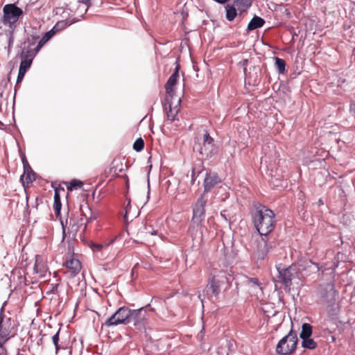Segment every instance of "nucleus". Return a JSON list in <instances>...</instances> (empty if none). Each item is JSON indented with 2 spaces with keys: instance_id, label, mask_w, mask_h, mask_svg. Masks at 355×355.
<instances>
[{
  "instance_id": "obj_1",
  "label": "nucleus",
  "mask_w": 355,
  "mask_h": 355,
  "mask_svg": "<svg viewBox=\"0 0 355 355\" xmlns=\"http://www.w3.org/2000/svg\"><path fill=\"white\" fill-rule=\"evenodd\" d=\"M252 219L256 230L261 236H267L275 230V215L273 211L264 205H259L256 207Z\"/></svg>"
},
{
  "instance_id": "obj_2",
  "label": "nucleus",
  "mask_w": 355,
  "mask_h": 355,
  "mask_svg": "<svg viewBox=\"0 0 355 355\" xmlns=\"http://www.w3.org/2000/svg\"><path fill=\"white\" fill-rule=\"evenodd\" d=\"M297 341L296 333L291 330L279 341L276 346V352L281 355L291 354L296 349Z\"/></svg>"
},
{
  "instance_id": "obj_3",
  "label": "nucleus",
  "mask_w": 355,
  "mask_h": 355,
  "mask_svg": "<svg viewBox=\"0 0 355 355\" xmlns=\"http://www.w3.org/2000/svg\"><path fill=\"white\" fill-rule=\"evenodd\" d=\"M228 282L227 273L222 270L214 268L210 273L207 288H209L213 295L217 296L220 292V287Z\"/></svg>"
},
{
  "instance_id": "obj_4",
  "label": "nucleus",
  "mask_w": 355,
  "mask_h": 355,
  "mask_svg": "<svg viewBox=\"0 0 355 355\" xmlns=\"http://www.w3.org/2000/svg\"><path fill=\"white\" fill-rule=\"evenodd\" d=\"M208 202L207 194L202 193L193 205V216L191 222L200 225L205 220V207Z\"/></svg>"
},
{
  "instance_id": "obj_5",
  "label": "nucleus",
  "mask_w": 355,
  "mask_h": 355,
  "mask_svg": "<svg viewBox=\"0 0 355 355\" xmlns=\"http://www.w3.org/2000/svg\"><path fill=\"white\" fill-rule=\"evenodd\" d=\"M214 144L213 138L206 132L203 135L202 140L198 137L195 138L193 150L198 151L202 156L209 157L212 155Z\"/></svg>"
},
{
  "instance_id": "obj_6",
  "label": "nucleus",
  "mask_w": 355,
  "mask_h": 355,
  "mask_svg": "<svg viewBox=\"0 0 355 355\" xmlns=\"http://www.w3.org/2000/svg\"><path fill=\"white\" fill-rule=\"evenodd\" d=\"M132 310L127 306L119 308L110 318L105 322L107 327L116 326L119 324H127L131 322Z\"/></svg>"
},
{
  "instance_id": "obj_7",
  "label": "nucleus",
  "mask_w": 355,
  "mask_h": 355,
  "mask_svg": "<svg viewBox=\"0 0 355 355\" xmlns=\"http://www.w3.org/2000/svg\"><path fill=\"white\" fill-rule=\"evenodd\" d=\"M279 274L281 282L287 288H290L293 282L297 284L300 282L301 272L295 266L279 270Z\"/></svg>"
},
{
  "instance_id": "obj_8",
  "label": "nucleus",
  "mask_w": 355,
  "mask_h": 355,
  "mask_svg": "<svg viewBox=\"0 0 355 355\" xmlns=\"http://www.w3.org/2000/svg\"><path fill=\"white\" fill-rule=\"evenodd\" d=\"M337 292L332 282L320 284L317 290V297L322 303H333L336 300Z\"/></svg>"
},
{
  "instance_id": "obj_9",
  "label": "nucleus",
  "mask_w": 355,
  "mask_h": 355,
  "mask_svg": "<svg viewBox=\"0 0 355 355\" xmlns=\"http://www.w3.org/2000/svg\"><path fill=\"white\" fill-rule=\"evenodd\" d=\"M15 335V328L10 318L4 319L3 308L0 312V344L5 343Z\"/></svg>"
},
{
  "instance_id": "obj_10",
  "label": "nucleus",
  "mask_w": 355,
  "mask_h": 355,
  "mask_svg": "<svg viewBox=\"0 0 355 355\" xmlns=\"http://www.w3.org/2000/svg\"><path fill=\"white\" fill-rule=\"evenodd\" d=\"M3 22L10 25L16 23L22 15L23 11L15 4H7L3 7Z\"/></svg>"
},
{
  "instance_id": "obj_11",
  "label": "nucleus",
  "mask_w": 355,
  "mask_h": 355,
  "mask_svg": "<svg viewBox=\"0 0 355 355\" xmlns=\"http://www.w3.org/2000/svg\"><path fill=\"white\" fill-rule=\"evenodd\" d=\"M148 314L144 308L132 310L131 322L137 329H144L148 324Z\"/></svg>"
},
{
  "instance_id": "obj_12",
  "label": "nucleus",
  "mask_w": 355,
  "mask_h": 355,
  "mask_svg": "<svg viewBox=\"0 0 355 355\" xmlns=\"http://www.w3.org/2000/svg\"><path fill=\"white\" fill-rule=\"evenodd\" d=\"M79 221L76 216L70 217L69 220L66 219L65 223L61 220L63 237L68 236L73 239L80 230Z\"/></svg>"
},
{
  "instance_id": "obj_13",
  "label": "nucleus",
  "mask_w": 355,
  "mask_h": 355,
  "mask_svg": "<svg viewBox=\"0 0 355 355\" xmlns=\"http://www.w3.org/2000/svg\"><path fill=\"white\" fill-rule=\"evenodd\" d=\"M180 69V66L179 64L176 63V67L175 71L171 74V76L168 78L166 83L165 85L166 89V96L165 101L168 102L170 98H173L175 95V86L177 84L178 79L179 78V71Z\"/></svg>"
},
{
  "instance_id": "obj_14",
  "label": "nucleus",
  "mask_w": 355,
  "mask_h": 355,
  "mask_svg": "<svg viewBox=\"0 0 355 355\" xmlns=\"http://www.w3.org/2000/svg\"><path fill=\"white\" fill-rule=\"evenodd\" d=\"M164 108L166 111V116H167V121H170L171 123L178 121V119L177 117L178 114L180 111V98H178L175 103V105H173V98H170L168 102H166L164 100Z\"/></svg>"
},
{
  "instance_id": "obj_15",
  "label": "nucleus",
  "mask_w": 355,
  "mask_h": 355,
  "mask_svg": "<svg viewBox=\"0 0 355 355\" xmlns=\"http://www.w3.org/2000/svg\"><path fill=\"white\" fill-rule=\"evenodd\" d=\"M272 248V243L268 242L262 237L261 240L257 242V248L254 250V254L258 259H263Z\"/></svg>"
},
{
  "instance_id": "obj_16",
  "label": "nucleus",
  "mask_w": 355,
  "mask_h": 355,
  "mask_svg": "<svg viewBox=\"0 0 355 355\" xmlns=\"http://www.w3.org/2000/svg\"><path fill=\"white\" fill-rule=\"evenodd\" d=\"M220 182V179L216 173H207L203 182V193L207 194V193L210 191L214 187Z\"/></svg>"
},
{
  "instance_id": "obj_17",
  "label": "nucleus",
  "mask_w": 355,
  "mask_h": 355,
  "mask_svg": "<svg viewBox=\"0 0 355 355\" xmlns=\"http://www.w3.org/2000/svg\"><path fill=\"white\" fill-rule=\"evenodd\" d=\"M64 265L69 270L68 272H70L71 277L78 275L82 268L80 261L73 257L66 260Z\"/></svg>"
},
{
  "instance_id": "obj_18",
  "label": "nucleus",
  "mask_w": 355,
  "mask_h": 355,
  "mask_svg": "<svg viewBox=\"0 0 355 355\" xmlns=\"http://www.w3.org/2000/svg\"><path fill=\"white\" fill-rule=\"evenodd\" d=\"M247 284L251 292L257 296V298L263 295V288L257 278H249Z\"/></svg>"
},
{
  "instance_id": "obj_19",
  "label": "nucleus",
  "mask_w": 355,
  "mask_h": 355,
  "mask_svg": "<svg viewBox=\"0 0 355 355\" xmlns=\"http://www.w3.org/2000/svg\"><path fill=\"white\" fill-rule=\"evenodd\" d=\"M123 164L119 159H114L111 164V166L109 168V174L112 177H118L122 175L121 173L123 172Z\"/></svg>"
},
{
  "instance_id": "obj_20",
  "label": "nucleus",
  "mask_w": 355,
  "mask_h": 355,
  "mask_svg": "<svg viewBox=\"0 0 355 355\" xmlns=\"http://www.w3.org/2000/svg\"><path fill=\"white\" fill-rule=\"evenodd\" d=\"M60 191H64V188L57 187L55 189L53 209L56 215V217H60V211L62 207V203L60 196Z\"/></svg>"
},
{
  "instance_id": "obj_21",
  "label": "nucleus",
  "mask_w": 355,
  "mask_h": 355,
  "mask_svg": "<svg viewBox=\"0 0 355 355\" xmlns=\"http://www.w3.org/2000/svg\"><path fill=\"white\" fill-rule=\"evenodd\" d=\"M132 207L130 204V200H129L127 205L125 207L124 220L126 223H128L129 220L132 221L133 218H137L139 214V211L136 209L132 211Z\"/></svg>"
},
{
  "instance_id": "obj_22",
  "label": "nucleus",
  "mask_w": 355,
  "mask_h": 355,
  "mask_svg": "<svg viewBox=\"0 0 355 355\" xmlns=\"http://www.w3.org/2000/svg\"><path fill=\"white\" fill-rule=\"evenodd\" d=\"M34 180H35L34 173L32 171V170L30 168V167L28 166V168H25L24 172L23 175L21 176V181L23 185L24 186H25V184L28 185L30 183H31Z\"/></svg>"
},
{
  "instance_id": "obj_23",
  "label": "nucleus",
  "mask_w": 355,
  "mask_h": 355,
  "mask_svg": "<svg viewBox=\"0 0 355 355\" xmlns=\"http://www.w3.org/2000/svg\"><path fill=\"white\" fill-rule=\"evenodd\" d=\"M265 24V21L260 17L254 16L248 25V31H253L258 28H261Z\"/></svg>"
},
{
  "instance_id": "obj_24",
  "label": "nucleus",
  "mask_w": 355,
  "mask_h": 355,
  "mask_svg": "<svg viewBox=\"0 0 355 355\" xmlns=\"http://www.w3.org/2000/svg\"><path fill=\"white\" fill-rule=\"evenodd\" d=\"M312 334V326L309 323H304L302 327V331L300 337L302 339L309 338Z\"/></svg>"
},
{
  "instance_id": "obj_25",
  "label": "nucleus",
  "mask_w": 355,
  "mask_h": 355,
  "mask_svg": "<svg viewBox=\"0 0 355 355\" xmlns=\"http://www.w3.org/2000/svg\"><path fill=\"white\" fill-rule=\"evenodd\" d=\"M252 0H236L234 6L241 10H245L252 6Z\"/></svg>"
},
{
  "instance_id": "obj_26",
  "label": "nucleus",
  "mask_w": 355,
  "mask_h": 355,
  "mask_svg": "<svg viewBox=\"0 0 355 355\" xmlns=\"http://www.w3.org/2000/svg\"><path fill=\"white\" fill-rule=\"evenodd\" d=\"M37 52L36 50L31 49H24L21 53V59L24 60H30V62H33V58Z\"/></svg>"
},
{
  "instance_id": "obj_27",
  "label": "nucleus",
  "mask_w": 355,
  "mask_h": 355,
  "mask_svg": "<svg viewBox=\"0 0 355 355\" xmlns=\"http://www.w3.org/2000/svg\"><path fill=\"white\" fill-rule=\"evenodd\" d=\"M236 16V6H230L227 5L226 6V19L232 21L234 19L235 17Z\"/></svg>"
},
{
  "instance_id": "obj_28",
  "label": "nucleus",
  "mask_w": 355,
  "mask_h": 355,
  "mask_svg": "<svg viewBox=\"0 0 355 355\" xmlns=\"http://www.w3.org/2000/svg\"><path fill=\"white\" fill-rule=\"evenodd\" d=\"M65 184L69 191H73V189L80 188L83 185V182L79 180L73 179L69 182H65Z\"/></svg>"
},
{
  "instance_id": "obj_29",
  "label": "nucleus",
  "mask_w": 355,
  "mask_h": 355,
  "mask_svg": "<svg viewBox=\"0 0 355 355\" xmlns=\"http://www.w3.org/2000/svg\"><path fill=\"white\" fill-rule=\"evenodd\" d=\"M302 346L304 348L314 349L317 347V343L309 337V338L302 339Z\"/></svg>"
},
{
  "instance_id": "obj_30",
  "label": "nucleus",
  "mask_w": 355,
  "mask_h": 355,
  "mask_svg": "<svg viewBox=\"0 0 355 355\" xmlns=\"http://www.w3.org/2000/svg\"><path fill=\"white\" fill-rule=\"evenodd\" d=\"M275 65L278 69L280 73H283L285 71L286 62L285 61L278 57H275Z\"/></svg>"
},
{
  "instance_id": "obj_31",
  "label": "nucleus",
  "mask_w": 355,
  "mask_h": 355,
  "mask_svg": "<svg viewBox=\"0 0 355 355\" xmlns=\"http://www.w3.org/2000/svg\"><path fill=\"white\" fill-rule=\"evenodd\" d=\"M73 22H74L73 21H70L69 19L60 21L53 27V30L55 29L56 31H59V30L63 29L65 27H67V26L72 24Z\"/></svg>"
},
{
  "instance_id": "obj_32",
  "label": "nucleus",
  "mask_w": 355,
  "mask_h": 355,
  "mask_svg": "<svg viewBox=\"0 0 355 355\" xmlns=\"http://www.w3.org/2000/svg\"><path fill=\"white\" fill-rule=\"evenodd\" d=\"M144 148V141L142 138L139 137L135 140L133 144V149L137 152L141 151Z\"/></svg>"
},
{
  "instance_id": "obj_33",
  "label": "nucleus",
  "mask_w": 355,
  "mask_h": 355,
  "mask_svg": "<svg viewBox=\"0 0 355 355\" xmlns=\"http://www.w3.org/2000/svg\"><path fill=\"white\" fill-rule=\"evenodd\" d=\"M60 329H59L58 331V332L54 334L53 336H52V342L55 346V354H57L58 351L61 349V347L59 344V341H60Z\"/></svg>"
},
{
  "instance_id": "obj_34",
  "label": "nucleus",
  "mask_w": 355,
  "mask_h": 355,
  "mask_svg": "<svg viewBox=\"0 0 355 355\" xmlns=\"http://www.w3.org/2000/svg\"><path fill=\"white\" fill-rule=\"evenodd\" d=\"M76 218L77 220H79V227L80 228L82 226L84 225V230L86 229L87 223L90 222L92 218H87V217L80 215V216H76Z\"/></svg>"
},
{
  "instance_id": "obj_35",
  "label": "nucleus",
  "mask_w": 355,
  "mask_h": 355,
  "mask_svg": "<svg viewBox=\"0 0 355 355\" xmlns=\"http://www.w3.org/2000/svg\"><path fill=\"white\" fill-rule=\"evenodd\" d=\"M32 64V62H30V60H21V62L20 63L19 69L26 72L27 70L31 67Z\"/></svg>"
},
{
  "instance_id": "obj_36",
  "label": "nucleus",
  "mask_w": 355,
  "mask_h": 355,
  "mask_svg": "<svg viewBox=\"0 0 355 355\" xmlns=\"http://www.w3.org/2000/svg\"><path fill=\"white\" fill-rule=\"evenodd\" d=\"M26 73V72L23 71L19 69V73H18L17 78V83H16L15 88L22 81V80H23Z\"/></svg>"
},
{
  "instance_id": "obj_37",
  "label": "nucleus",
  "mask_w": 355,
  "mask_h": 355,
  "mask_svg": "<svg viewBox=\"0 0 355 355\" xmlns=\"http://www.w3.org/2000/svg\"><path fill=\"white\" fill-rule=\"evenodd\" d=\"M47 42L46 40L44 37H42L40 40L39 41L37 46L35 48V50H36V52H38L40 49Z\"/></svg>"
},
{
  "instance_id": "obj_38",
  "label": "nucleus",
  "mask_w": 355,
  "mask_h": 355,
  "mask_svg": "<svg viewBox=\"0 0 355 355\" xmlns=\"http://www.w3.org/2000/svg\"><path fill=\"white\" fill-rule=\"evenodd\" d=\"M47 42L46 40L44 37H42L40 40L39 41L37 46L35 48V50H36V52H38L40 49Z\"/></svg>"
},
{
  "instance_id": "obj_39",
  "label": "nucleus",
  "mask_w": 355,
  "mask_h": 355,
  "mask_svg": "<svg viewBox=\"0 0 355 355\" xmlns=\"http://www.w3.org/2000/svg\"><path fill=\"white\" fill-rule=\"evenodd\" d=\"M47 42L46 40L44 37H42L40 40L39 41L37 46L35 48V50H36V52H38L40 49Z\"/></svg>"
},
{
  "instance_id": "obj_40",
  "label": "nucleus",
  "mask_w": 355,
  "mask_h": 355,
  "mask_svg": "<svg viewBox=\"0 0 355 355\" xmlns=\"http://www.w3.org/2000/svg\"><path fill=\"white\" fill-rule=\"evenodd\" d=\"M54 34V32H53V29L52 31H50L47 33H45V35L43 36V37H44L46 41L48 42L51 38V37Z\"/></svg>"
},
{
  "instance_id": "obj_41",
  "label": "nucleus",
  "mask_w": 355,
  "mask_h": 355,
  "mask_svg": "<svg viewBox=\"0 0 355 355\" xmlns=\"http://www.w3.org/2000/svg\"><path fill=\"white\" fill-rule=\"evenodd\" d=\"M103 248L101 244H93L92 249L94 251H100Z\"/></svg>"
},
{
  "instance_id": "obj_42",
  "label": "nucleus",
  "mask_w": 355,
  "mask_h": 355,
  "mask_svg": "<svg viewBox=\"0 0 355 355\" xmlns=\"http://www.w3.org/2000/svg\"><path fill=\"white\" fill-rule=\"evenodd\" d=\"M78 3L84 4L86 7H89L91 5L90 0H78Z\"/></svg>"
},
{
  "instance_id": "obj_43",
  "label": "nucleus",
  "mask_w": 355,
  "mask_h": 355,
  "mask_svg": "<svg viewBox=\"0 0 355 355\" xmlns=\"http://www.w3.org/2000/svg\"><path fill=\"white\" fill-rule=\"evenodd\" d=\"M22 162H23V164H24V168H26V164H28V162H27L26 158V157H25V156H24V157H22Z\"/></svg>"
},
{
  "instance_id": "obj_44",
  "label": "nucleus",
  "mask_w": 355,
  "mask_h": 355,
  "mask_svg": "<svg viewBox=\"0 0 355 355\" xmlns=\"http://www.w3.org/2000/svg\"><path fill=\"white\" fill-rule=\"evenodd\" d=\"M39 39V36H32V42L31 44H34L35 41Z\"/></svg>"
},
{
  "instance_id": "obj_45",
  "label": "nucleus",
  "mask_w": 355,
  "mask_h": 355,
  "mask_svg": "<svg viewBox=\"0 0 355 355\" xmlns=\"http://www.w3.org/2000/svg\"><path fill=\"white\" fill-rule=\"evenodd\" d=\"M38 267V263H37V261L36 260V263L35 264V268H37Z\"/></svg>"
},
{
  "instance_id": "obj_46",
  "label": "nucleus",
  "mask_w": 355,
  "mask_h": 355,
  "mask_svg": "<svg viewBox=\"0 0 355 355\" xmlns=\"http://www.w3.org/2000/svg\"><path fill=\"white\" fill-rule=\"evenodd\" d=\"M318 202H319V205H322L323 204V202H322V200H320Z\"/></svg>"
}]
</instances>
